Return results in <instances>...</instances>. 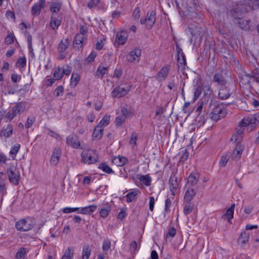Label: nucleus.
I'll return each instance as SVG.
<instances>
[{"label": "nucleus", "mask_w": 259, "mask_h": 259, "mask_svg": "<svg viewBox=\"0 0 259 259\" xmlns=\"http://www.w3.org/2000/svg\"><path fill=\"white\" fill-rule=\"evenodd\" d=\"M210 107H212L211 112V118L214 121H218L224 117L226 114V111L223 105L219 103L214 102L210 104Z\"/></svg>", "instance_id": "nucleus-1"}, {"label": "nucleus", "mask_w": 259, "mask_h": 259, "mask_svg": "<svg viewBox=\"0 0 259 259\" xmlns=\"http://www.w3.org/2000/svg\"><path fill=\"white\" fill-rule=\"evenodd\" d=\"M258 123L259 113H256L254 114H249L245 117L239 123V125L241 126L250 125L251 127H253Z\"/></svg>", "instance_id": "nucleus-2"}, {"label": "nucleus", "mask_w": 259, "mask_h": 259, "mask_svg": "<svg viewBox=\"0 0 259 259\" xmlns=\"http://www.w3.org/2000/svg\"><path fill=\"white\" fill-rule=\"evenodd\" d=\"M95 155V151L92 149L83 150L81 154L82 161L88 164L95 163L98 158Z\"/></svg>", "instance_id": "nucleus-3"}, {"label": "nucleus", "mask_w": 259, "mask_h": 259, "mask_svg": "<svg viewBox=\"0 0 259 259\" xmlns=\"http://www.w3.org/2000/svg\"><path fill=\"white\" fill-rule=\"evenodd\" d=\"M7 174L10 182L15 185L19 183L20 179V173L18 169L14 167L11 166L7 169Z\"/></svg>", "instance_id": "nucleus-4"}, {"label": "nucleus", "mask_w": 259, "mask_h": 259, "mask_svg": "<svg viewBox=\"0 0 259 259\" xmlns=\"http://www.w3.org/2000/svg\"><path fill=\"white\" fill-rule=\"evenodd\" d=\"M156 20V13L155 11L152 10L148 11L146 17L141 18L140 22L142 24L146 25L147 28L150 29L154 25Z\"/></svg>", "instance_id": "nucleus-5"}, {"label": "nucleus", "mask_w": 259, "mask_h": 259, "mask_svg": "<svg viewBox=\"0 0 259 259\" xmlns=\"http://www.w3.org/2000/svg\"><path fill=\"white\" fill-rule=\"evenodd\" d=\"M25 106L22 102L17 103L11 110L9 111L6 117L9 120H12L17 114H21L24 110Z\"/></svg>", "instance_id": "nucleus-6"}, {"label": "nucleus", "mask_w": 259, "mask_h": 259, "mask_svg": "<svg viewBox=\"0 0 259 259\" xmlns=\"http://www.w3.org/2000/svg\"><path fill=\"white\" fill-rule=\"evenodd\" d=\"M16 228L20 231H28L33 228V224L29 220L21 219L16 222Z\"/></svg>", "instance_id": "nucleus-7"}, {"label": "nucleus", "mask_w": 259, "mask_h": 259, "mask_svg": "<svg viewBox=\"0 0 259 259\" xmlns=\"http://www.w3.org/2000/svg\"><path fill=\"white\" fill-rule=\"evenodd\" d=\"M71 72V67L68 65H66L63 67H58L55 68L53 76L57 80H59L62 78L64 75H69Z\"/></svg>", "instance_id": "nucleus-8"}, {"label": "nucleus", "mask_w": 259, "mask_h": 259, "mask_svg": "<svg viewBox=\"0 0 259 259\" xmlns=\"http://www.w3.org/2000/svg\"><path fill=\"white\" fill-rule=\"evenodd\" d=\"M131 90L128 85L125 87L118 86L116 87L112 92V96L115 98H120L126 95Z\"/></svg>", "instance_id": "nucleus-9"}, {"label": "nucleus", "mask_w": 259, "mask_h": 259, "mask_svg": "<svg viewBox=\"0 0 259 259\" xmlns=\"http://www.w3.org/2000/svg\"><path fill=\"white\" fill-rule=\"evenodd\" d=\"M61 154V150L59 148L56 147L54 149L50 160L51 165L55 166L60 161Z\"/></svg>", "instance_id": "nucleus-10"}, {"label": "nucleus", "mask_w": 259, "mask_h": 259, "mask_svg": "<svg viewBox=\"0 0 259 259\" xmlns=\"http://www.w3.org/2000/svg\"><path fill=\"white\" fill-rule=\"evenodd\" d=\"M244 150V147L238 142L236 144V146L235 149L233 150L231 158L235 160H238L240 159L243 151Z\"/></svg>", "instance_id": "nucleus-11"}, {"label": "nucleus", "mask_w": 259, "mask_h": 259, "mask_svg": "<svg viewBox=\"0 0 259 259\" xmlns=\"http://www.w3.org/2000/svg\"><path fill=\"white\" fill-rule=\"evenodd\" d=\"M45 0H39L38 2L34 4L31 9V13L33 15H39L41 10L45 6Z\"/></svg>", "instance_id": "nucleus-12"}, {"label": "nucleus", "mask_w": 259, "mask_h": 259, "mask_svg": "<svg viewBox=\"0 0 259 259\" xmlns=\"http://www.w3.org/2000/svg\"><path fill=\"white\" fill-rule=\"evenodd\" d=\"M141 55V50L139 48H135L131 53L130 55L127 56L128 61L132 62L136 60L139 61Z\"/></svg>", "instance_id": "nucleus-13"}, {"label": "nucleus", "mask_w": 259, "mask_h": 259, "mask_svg": "<svg viewBox=\"0 0 259 259\" xmlns=\"http://www.w3.org/2000/svg\"><path fill=\"white\" fill-rule=\"evenodd\" d=\"M127 34L126 31H122L118 32L116 35L115 43L118 45H123L126 41Z\"/></svg>", "instance_id": "nucleus-14"}, {"label": "nucleus", "mask_w": 259, "mask_h": 259, "mask_svg": "<svg viewBox=\"0 0 259 259\" xmlns=\"http://www.w3.org/2000/svg\"><path fill=\"white\" fill-rule=\"evenodd\" d=\"M245 77L249 78V79H247L245 84L249 85L250 80L252 79L259 83V70L257 69H254L250 73L245 75Z\"/></svg>", "instance_id": "nucleus-15"}, {"label": "nucleus", "mask_w": 259, "mask_h": 259, "mask_svg": "<svg viewBox=\"0 0 259 259\" xmlns=\"http://www.w3.org/2000/svg\"><path fill=\"white\" fill-rule=\"evenodd\" d=\"M236 20H237L238 26L242 30L245 31L252 30L249 21L245 20L242 18H237Z\"/></svg>", "instance_id": "nucleus-16"}, {"label": "nucleus", "mask_w": 259, "mask_h": 259, "mask_svg": "<svg viewBox=\"0 0 259 259\" xmlns=\"http://www.w3.org/2000/svg\"><path fill=\"white\" fill-rule=\"evenodd\" d=\"M232 93L230 89L225 87H222L219 92V98L221 100H226L229 98Z\"/></svg>", "instance_id": "nucleus-17"}, {"label": "nucleus", "mask_w": 259, "mask_h": 259, "mask_svg": "<svg viewBox=\"0 0 259 259\" xmlns=\"http://www.w3.org/2000/svg\"><path fill=\"white\" fill-rule=\"evenodd\" d=\"M169 189L172 195H175V190L178 186L177 178L175 176H171L169 181Z\"/></svg>", "instance_id": "nucleus-18"}, {"label": "nucleus", "mask_w": 259, "mask_h": 259, "mask_svg": "<svg viewBox=\"0 0 259 259\" xmlns=\"http://www.w3.org/2000/svg\"><path fill=\"white\" fill-rule=\"evenodd\" d=\"M178 70L181 71L183 73H184L186 66L187 65L186 59L184 54H181V57L178 58Z\"/></svg>", "instance_id": "nucleus-19"}, {"label": "nucleus", "mask_w": 259, "mask_h": 259, "mask_svg": "<svg viewBox=\"0 0 259 259\" xmlns=\"http://www.w3.org/2000/svg\"><path fill=\"white\" fill-rule=\"evenodd\" d=\"M67 144L74 148H78L80 146V143L76 138H74L72 136L69 135L66 138Z\"/></svg>", "instance_id": "nucleus-20"}, {"label": "nucleus", "mask_w": 259, "mask_h": 259, "mask_svg": "<svg viewBox=\"0 0 259 259\" xmlns=\"http://www.w3.org/2000/svg\"><path fill=\"white\" fill-rule=\"evenodd\" d=\"M199 173L197 171L191 172L188 178V184L191 186L196 185L199 180Z\"/></svg>", "instance_id": "nucleus-21"}, {"label": "nucleus", "mask_w": 259, "mask_h": 259, "mask_svg": "<svg viewBox=\"0 0 259 259\" xmlns=\"http://www.w3.org/2000/svg\"><path fill=\"white\" fill-rule=\"evenodd\" d=\"M13 128L11 124H8L6 127H4L1 132V136L8 138L11 136L13 133Z\"/></svg>", "instance_id": "nucleus-22"}, {"label": "nucleus", "mask_w": 259, "mask_h": 259, "mask_svg": "<svg viewBox=\"0 0 259 259\" xmlns=\"http://www.w3.org/2000/svg\"><path fill=\"white\" fill-rule=\"evenodd\" d=\"M240 128L237 130L236 134H234L231 138V141L234 140L236 143L239 142L240 143V141L242 138V135L244 133V129L242 128L244 126H240Z\"/></svg>", "instance_id": "nucleus-23"}, {"label": "nucleus", "mask_w": 259, "mask_h": 259, "mask_svg": "<svg viewBox=\"0 0 259 259\" xmlns=\"http://www.w3.org/2000/svg\"><path fill=\"white\" fill-rule=\"evenodd\" d=\"M112 162L117 166H122L128 162V159L125 157L118 156L113 158Z\"/></svg>", "instance_id": "nucleus-24"}, {"label": "nucleus", "mask_w": 259, "mask_h": 259, "mask_svg": "<svg viewBox=\"0 0 259 259\" xmlns=\"http://www.w3.org/2000/svg\"><path fill=\"white\" fill-rule=\"evenodd\" d=\"M85 40L84 36L82 34H77L74 37L73 45L74 48H80Z\"/></svg>", "instance_id": "nucleus-25"}, {"label": "nucleus", "mask_w": 259, "mask_h": 259, "mask_svg": "<svg viewBox=\"0 0 259 259\" xmlns=\"http://www.w3.org/2000/svg\"><path fill=\"white\" fill-rule=\"evenodd\" d=\"M91 246L88 244H85L83 246L81 258L82 259H89L91 253Z\"/></svg>", "instance_id": "nucleus-26"}, {"label": "nucleus", "mask_w": 259, "mask_h": 259, "mask_svg": "<svg viewBox=\"0 0 259 259\" xmlns=\"http://www.w3.org/2000/svg\"><path fill=\"white\" fill-rule=\"evenodd\" d=\"M97 206L91 205L79 209L78 213L81 214H91L97 209Z\"/></svg>", "instance_id": "nucleus-27"}, {"label": "nucleus", "mask_w": 259, "mask_h": 259, "mask_svg": "<svg viewBox=\"0 0 259 259\" xmlns=\"http://www.w3.org/2000/svg\"><path fill=\"white\" fill-rule=\"evenodd\" d=\"M235 208V204H232L231 206L227 210L226 213L222 216L225 219L230 222L233 218V213Z\"/></svg>", "instance_id": "nucleus-28"}, {"label": "nucleus", "mask_w": 259, "mask_h": 259, "mask_svg": "<svg viewBox=\"0 0 259 259\" xmlns=\"http://www.w3.org/2000/svg\"><path fill=\"white\" fill-rule=\"evenodd\" d=\"M111 210V206L108 204H106V205L103 206L100 209V211L99 212L100 217L103 218H107L109 212H110Z\"/></svg>", "instance_id": "nucleus-29"}, {"label": "nucleus", "mask_w": 259, "mask_h": 259, "mask_svg": "<svg viewBox=\"0 0 259 259\" xmlns=\"http://www.w3.org/2000/svg\"><path fill=\"white\" fill-rule=\"evenodd\" d=\"M69 45V39L66 38L65 39H62L60 42L59 44L58 50L60 53H62L65 51L68 48Z\"/></svg>", "instance_id": "nucleus-30"}, {"label": "nucleus", "mask_w": 259, "mask_h": 259, "mask_svg": "<svg viewBox=\"0 0 259 259\" xmlns=\"http://www.w3.org/2000/svg\"><path fill=\"white\" fill-rule=\"evenodd\" d=\"M195 192L194 189L188 188L185 193L184 199L186 202H191L194 196L195 195Z\"/></svg>", "instance_id": "nucleus-31"}, {"label": "nucleus", "mask_w": 259, "mask_h": 259, "mask_svg": "<svg viewBox=\"0 0 259 259\" xmlns=\"http://www.w3.org/2000/svg\"><path fill=\"white\" fill-rule=\"evenodd\" d=\"M104 128L99 125H97L94 131L93 134V137L96 139H100L102 138L103 135Z\"/></svg>", "instance_id": "nucleus-32"}, {"label": "nucleus", "mask_w": 259, "mask_h": 259, "mask_svg": "<svg viewBox=\"0 0 259 259\" xmlns=\"http://www.w3.org/2000/svg\"><path fill=\"white\" fill-rule=\"evenodd\" d=\"M249 237V234L248 232H242L238 240V242L239 244L241 245H243L246 243L248 242Z\"/></svg>", "instance_id": "nucleus-33"}, {"label": "nucleus", "mask_w": 259, "mask_h": 259, "mask_svg": "<svg viewBox=\"0 0 259 259\" xmlns=\"http://www.w3.org/2000/svg\"><path fill=\"white\" fill-rule=\"evenodd\" d=\"M121 112L123 116H125V118L132 117L134 115V112L131 110V108L126 105L121 108Z\"/></svg>", "instance_id": "nucleus-34"}, {"label": "nucleus", "mask_w": 259, "mask_h": 259, "mask_svg": "<svg viewBox=\"0 0 259 259\" xmlns=\"http://www.w3.org/2000/svg\"><path fill=\"white\" fill-rule=\"evenodd\" d=\"M213 80L219 84L223 85L226 84V80L223 75L221 73H216L213 76Z\"/></svg>", "instance_id": "nucleus-35"}, {"label": "nucleus", "mask_w": 259, "mask_h": 259, "mask_svg": "<svg viewBox=\"0 0 259 259\" xmlns=\"http://www.w3.org/2000/svg\"><path fill=\"white\" fill-rule=\"evenodd\" d=\"M61 21L58 20L54 15H52L51 19L50 21V26L54 30L57 29L60 26Z\"/></svg>", "instance_id": "nucleus-36"}, {"label": "nucleus", "mask_w": 259, "mask_h": 259, "mask_svg": "<svg viewBox=\"0 0 259 259\" xmlns=\"http://www.w3.org/2000/svg\"><path fill=\"white\" fill-rule=\"evenodd\" d=\"M72 248L68 247L65 251L61 259H72L74 254Z\"/></svg>", "instance_id": "nucleus-37"}, {"label": "nucleus", "mask_w": 259, "mask_h": 259, "mask_svg": "<svg viewBox=\"0 0 259 259\" xmlns=\"http://www.w3.org/2000/svg\"><path fill=\"white\" fill-rule=\"evenodd\" d=\"M194 206V205L193 203L191 202H186L183 210L184 213L185 215L190 214L193 211Z\"/></svg>", "instance_id": "nucleus-38"}, {"label": "nucleus", "mask_w": 259, "mask_h": 259, "mask_svg": "<svg viewBox=\"0 0 259 259\" xmlns=\"http://www.w3.org/2000/svg\"><path fill=\"white\" fill-rule=\"evenodd\" d=\"M18 85L14 84L13 85L10 86L8 89V93L10 95H13L15 94L16 92H20L22 91H25V92H27L28 90H24L23 89H20L19 90H17Z\"/></svg>", "instance_id": "nucleus-39"}, {"label": "nucleus", "mask_w": 259, "mask_h": 259, "mask_svg": "<svg viewBox=\"0 0 259 259\" xmlns=\"http://www.w3.org/2000/svg\"><path fill=\"white\" fill-rule=\"evenodd\" d=\"M168 72L169 69L167 67H162L157 74L158 78L160 79L163 78L164 79L167 77Z\"/></svg>", "instance_id": "nucleus-40"}, {"label": "nucleus", "mask_w": 259, "mask_h": 259, "mask_svg": "<svg viewBox=\"0 0 259 259\" xmlns=\"http://www.w3.org/2000/svg\"><path fill=\"white\" fill-rule=\"evenodd\" d=\"M20 145L19 144H16L11 147L10 151V155L12 156L13 159H14L17 153L19 151Z\"/></svg>", "instance_id": "nucleus-41"}, {"label": "nucleus", "mask_w": 259, "mask_h": 259, "mask_svg": "<svg viewBox=\"0 0 259 259\" xmlns=\"http://www.w3.org/2000/svg\"><path fill=\"white\" fill-rule=\"evenodd\" d=\"M110 119V116L108 115H105L102 119L100 121L98 125H99L100 127H102V128H104V127L109 123Z\"/></svg>", "instance_id": "nucleus-42"}, {"label": "nucleus", "mask_w": 259, "mask_h": 259, "mask_svg": "<svg viewBox=\"0 0 259 259\" xmlns=\"http://www.w3.org/2000/svg\"><path fill=\"white\" fill-rule=\"evenodd\" d=\"M98 168L101 169L104 172L107 174H112L114 172V171L112 169V168L107 165L105 163H102L100 164L98 166Z\"/></svg>", "instance_id": "nucleus-43"}, {"label": "nucleus", "mask_w": 259, "mask_h": 259, "mask_svg": "<svg viewBox=\"0 0 259 259\" xmlns=\"http://www.w3.org/2000/svg\"><path fill=\"white\" fill-rule=\"evenodd\" d=\"M61 8V5L59 3H54L52 4L50 7V10L52 13V15H54L58 12Z\"/></svg>", "instance_id": "nucleus-44"}, {"label": "nucleus", "mask_w": 259, "mask_h": 259, "mask_svg": "<svg viewBox=\"0 0 259 259\" xmlns=\"http://www.w3.org/2000/svg\"><path fill=\"white\" fill-rule=\"evenodd\" d=\"M80 79L79 75L77 73H73L70 79V84L72 86L75 87Z\"/></svg>", "instance_id": "nucleus-45"}, {"label": "nucleus", "mask_w": 259, "mask_h": 259, "mask_svg": "<svg viewBox=\"0 0 259 259\" xmlns=\"http://www.w3.org/2000/svg\"><path fill=\"white\" fill-rule=\"evenodd\" d=\"M140 180L146 186H149L151 184V179L148 175L141 176Z\"/></svg>", "instance_id": "nucleus-46"}, {"label": "nucleus", "mask_w": 259, "mask_h": 259, "mask_svg": "<svg viewBox=\"0 0 259 259\" xmlns=\"http://www.w3.org/2000/svg\"><path fill=\"white\" fill-rule=\"evenodd\" d=\"M107 69V67L101 66L100 65L96 71V75L99 76H103L106 73Z\"/></svg>", "instance_id": "nucleus-47"}, {"label": "nucleus", "mask_w": 259, "mask_h": 259, "mask_svg": "<svg viewBox=\"0 0 259 259\" xmlns=\"http://www.w3.org/2000/svg\"><path fill=\"white\" fill-rule=\"evenodd\" d=\"M26 254V250L24 247L19 249L16 254V259H24Z\"/></svg>", "instance_id": "nucleus-48"}, {"label": "nucleus", "mask_w": 259, "mask_h": 259, "mask_svg": "<svg viewBox=\"0 0 259 259\" xmlns=\"http://www.w3.org/2000/svg\"><path fill=\"white\" fill-rule=\"evenodd\" d=\"M229 159V156L227 154L223 155L219 162L220 167H225Z\"/></svg>", "instance_id": "nucleus-49"}, {"label": "nucleus", "mask_w": 259, "mask_h": 259, "mask_svg": "<svg viewBox=\"0 0 259 259\" xmlns=\"http://www.w3.org/2000/svg\"><path fill=\"white\" fill-rule=\"evenodd\" d=\"M138 134L136 132H134L132 133L131 137L130 138V140L129 141V144L131 145H136L137 140L138 139Z\"/></svg>", "instance_id": "nucleus-50"}, {"label": "nucleus", "mask_w": 259, "mask_h": 259, "mask_svg": "<svg viewBox=\"0 0 259 259\" xmlns=\"http://www.w3.org/2000/svg\"><path fill=\"white\" fill-rule=\"evenodd\" d=\"M125 117L118 115L116 117L115 121V124L117 126H121L125 120Z\"/></svg>", "instance_id": "nucleus-51"}, {"label": "nucleus", "mask_w": 259, "mask_h": 259, "mask_svg": "<svg viewBox=\"0 0 259 259\" xmlns=\"http://www.w3.org/2000/svg\"><path fill=\"white\" fill-rule=\"evenodd\" d=\"M26 64V59L25 57H20L18 59L16 63V66L18 67H24Z\"/></svg>", "instance_id": "nucleus-52"}, {"label": "nucleus", "mask_w": 259, "mask_h": 259, "mask_svg": "<svg viewBox=\"0 0 259 259\" xmlns=\"http://www.w3.org/2000/svg\"><path fill=\"white\" fill-rule=\"evenodd\" d=\"M14 35L13 33H9L5 38V43L8 45H11L14 42Z\"/></svg>", "instance_id": "nucleus-53"}, {"label": "nucleus", "mask_w": 259, "mask_h": 259, "mask_svg": "<svg viewBox=\"0 0 259 259\" xmlns=\"http://www.w3.org/2000/svg\"><path fill=\"white\" fill-rule=\"evenodd\" d=\"M189 153L187 149L183 150L182 151V153L180 157V160L182 161H184L187 159L189 157Z\"/></svg>", "instance_id": "nucleus-54"}, {"label": "nucleus", "mask_w": 259, "mask_h": 259, "mask_svg": "<svg viewBox=\"0 0 259 259\" xmlns=\"http://www.w3.org/2000/svg\"><path fill=\"white\" fill-rule=\"evenodd\" d=\"M64 92V88L62 85L58 87L54 91V95L57 97L63 95Z\"/></svg>", "instance_id": "nucleus-55"}, {"label": "nucleus", "mask_w": 259, "mask_h": 259, "mask_svg": "<svg viewBox=\"0 0 259 259\" xmlns=\"http://www.w3.org/2000/svg\"><path fill=\"white\" fill-rule=\"evenodd\" d=\"M79 208L78 207H73V208H71V207H65V208H64L63 209V212L64 213H71V212H74V211H79Z\"/></svg>", "instance_id": "nucleus-56"}, {"label": "nucleus", "mask_w": 259, "mask_h": 259, "mask_svg": "<svg viewBox=\"0 0 259 259\" xmlns=\"http://www.w3.org/2000/svg\"><path fill=\"white\" fill-rule=\"evenodd\" d=\"M35 117H28L25 123V127L27 128H30L35 122Z\"/></svg>", "instance_id": "nucleus-57"}, {"label": "nucleus", "mask_w": 259, "mask_h": 259, "mask_svg": "<svg viewBox=\"0 0 259 259\" xmlns=\"http://www.w3.org/2000/svg\"><path fill=\"white\" fill-rule=\"evenodd\" d=\"M110 241L109 240H104L103 243L102 249L104 251H108L110 248Z\"/></svg>", "instance_id": "nucleus-58"}, {"label": "nucleus", "mask_w": 259, "mask_h": 259, "mask_svg": "<svg viewBox=\"0 0 259 259\" xmlns=\"http://www.w3.org/2000/svg\"><path fill=\"white\" fill-rule=\"evenodd\" d=\"M171 204V200L169 198H167L165 201V212H168L170 211V207Z\"/></svg>", "instance_id": "nucleus-59"}, {"label": "nucleus", "mask_w": 259, "mask_h": 259, "mask_svg": "<svg viewBox=\"0 0 259 259\" xmlns=\"http://www.w3.org/2000/svg\"><path fill=\"white\" fill-rule=\"evenodd\" d=\"M136 194L134 192H130L126 195V201L131 202L135 199Z\"/></svg>", "instance_id": "nucleus-60"}, {"label": "nucleus", "mask_w": 259, "mask_h": 259, "mask_svg": "<svg viewBox=\"0 0 259 259\" xmlns=\"http://www.w3.org/2000/svg\"><path fill=\"white\" fill-rule=\"evenodd\" d=\"M126 215V209L122 208L120 210V212L118 213V218L122 221L125 218Z\"/></svg>", "instance_id": "nucleus-61"}, {"label": "nucleus", "mask_w": 259, "mask_h": 259, "mask_svg": "<svg viewBox=\"0 0 259 259\" xmlns=\"http://www.w3.org/2000/svg\"><path fill=\"white\" fill-rule=\"evenodd\" d=\"M100 3V0H91L88 4V7L92 9L96 7Z\"/></svg>", "instance_id": "nucleus-62"}, {"label": "nucleus", "mask_w": 259, "mask_h": 259, "mask_svg": "<svg viewBox=\"0 0 259 259\" xmlns=\"http://www.w3.org/2000/svg\"><path fill=\"white\" fill-rule=\"evenodd\" d=\"M11 78L12 81L13 82L16 83V82H17V81H19L21 79V77L20 75H18L16 73H13V74H11Z\"/></svg>", "instance_id": "nucleus-63"}, {"label": "nucleus", "mask_w": 259, "mask_h": 259, "mask_svg": "<svg viewBox=\"0 0 259 259\" xmlns=\"http://www.w3.org/2000/svg\"><path fill=\"white\" fill-rule=\"evenodd\" d=\"M140 16V10L139 8H136L133 13V17L135 19H138Z\"/></svg>", "instance_id": "nucleus-64"}]
</instances>
